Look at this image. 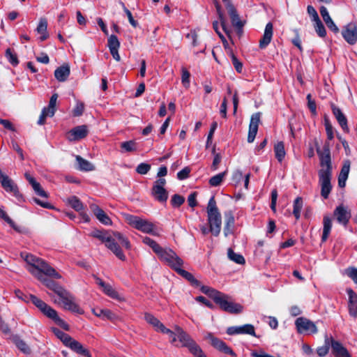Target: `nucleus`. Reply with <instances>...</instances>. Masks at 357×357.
Masks as SVG:
<instances>
[{
	"label": "nucleus",
	"mask_w": 357,
	"mask_h": 357,
	"mask_svg": "<svg viewBox=\"0 0 357 357\" xmlns=\"http://www.w3.org/2000/svg\"><path fill=\"white\" fill-rule=\"evenodd\" d=\"M31 273L57 295L59 298H54L55 303L62 305L65 310L73 313L84 314V310L75 302L74 296L63 287L54 280L45 278L43 273L36 274L33 271H31Z\"/></svg>",
	"instance_id": "nucleus-1"
},
{
	"label": "nucleus",
	"mask_w": 357,
	"mask_h": 357,
	"mask_svg": "<svg viewBox=\"0 0 357 357\" xmlns=\"http://www.w3.org/2000/svg\"><path fill=\"white\" fill-rule=\"evenodd\" d=\"M199 287L202 293L212 298L223 311L230 314H239L243 312V307L239 303L229 301L227 295L208 286L200 284Z\"/></svg>",
	"instance_id": "nucleus-2"
},
{
	"label": "nucleus",
	"mask_w": 357,
	"mask_h": 357,
	"mask_svg": "<svg viewBox=\"0 0 357 357\" xmlns=\"http://www.w3.org/2000/svg\"><path fill=\"white\" fill-rule=\"evenodd\" d=\"M25 261L30 266L28 271H35L36 274L43 273L45 275L61 279V275L45 260L38 258L33 255L27 254L24 257Z\"/></svg>",
	"instance_id": "nucleus-3"
},
{
	"label": "nucleus",
	"mask_w": 357,
	"mask_h": 357,
	"mask_svg": "<svg viewBox=\"0 0 357 357\" xmlns=\"http://www.w3.org/2000/svg\"><path fill=\"white\" fill-rule=\"evenodd\" d=\"M120 245L126 249H130V243L121 233L115 231L105 243V246L120 260L125 261L126 255L121 250Z\"/></svg>",
	"instance_id": "nucleus-4"
},
{
	"label": "nucleus",
	"mask_w": 357,
	"mask_h": 357,
	"mask_svg": "<svg viewBox=\"0 0 357 357\" xmlns=\"http://www.w3.org/2000/svg\"><path fill=\"white\" fill-rule=\"evenodd\" d=\"M317 152L319 157L321 169L319 170V178H330L331 176V158L329 144L326 142L322 149L316 144Z\"/></svg>",
	"instance_id": "nucleus-5"
},
{
	"label": "nucleus",
	"mask_w": 357,
	"mask_h": 357,
	"mask_svg": "<svg viewBox=\"0 0 357 357\" xmlns=\"http://www.w3.org/2000/svg\"><path fill=\"white\" fill-rule=\"evenodd\" d=\"M54 332L66 347L70 348L78 355L84 357H92L91 354L86 348H85L79 342L71 337L68 334L60 331L59 329H54Z\"/></svg>",
	"instance_id": "nucleus-6"
},
{
	"label": "nucleus",
	"mask_w": 357,
	"mask_h": 357,
	"mask_svg": "<svg viewBox=\"0 0 357 357\" xmlns=\"http://www.w3.org/2000/svg\"><path fill=\"white\" fill-rule=\"evenodd\" d=\"M126 220L130 226L143 233L153 236L159 235L155 225L147 220L132 215H127Z\"/></svg>",
	"instance_id": "nucleus-7"
},
{
	"label": "nucleus",
	"mask_w": 357,
	"mask_h": 357,
	"mask_svg": "<svg viewBox=\"0 0 357 357\" xmlns=\"http://www.w3.org/2000/svg\"><path fill=\"white\" fill-rule=\"evenodd\" d=\"M156 254L160 260L166 262L174 271L183 264V261L171 249H164L161 247Z\"/></svg>",
	"instance_id": "nucleus-8"
},
{
	"label": "nucleus",
	"mask_w": 357,
	"mask_h": 357,
	"mask_svg": "<svg viewBox=\"0 0 357 357\" xmlns=\"http://www.w3.org/2000/svg\"><path fill=\"white\" fill-rule=\"evenodd\" d=\"M160 182L156 181L154 183L151 195L154 199L159 202H166L168 199V192L165 188V180H160Z\"/></svg>",
	"instance_id": "nucleus-9"
},
{
	"label": "nucleus",
	"mask_w": 357,
	"mask_h": 357,
	"mask_svg": "<svg viewBox=\"0 0 357 357\" xmlns=\"http://www.w3.org/2000/svg\"><path fill=\"white\" fill-rule=\"evenodd\" d=\"M295 325L299 333H317L318 330L314 322L305 317H298L296 321Z\"/></svg>",
	"instance_id": "nucleus-10"
},
{
	"label": "nucleus",
	"mask_w": 357,
	"mask_h": 357,
	"mask_svg": "<svg viewBox=\"0 0 357 357\" xmlns=\"http://www.w3.org/2000/svg\"><path fill=\"white\" fill-rule=\"evenodd\" d=\"M205 338L211 341V344L220 351L236 356V353L222 340L215 337L211 333H208Z\"/></svg>",
	"instance_id": "nucleus-11"
},
{
	"label": "nucleus",
	"mask_w": 357,
	"mask_h": 357,
	"mask_svg": "<svg viewBox=\"0 0 357 357\" xmlns=\"http://www.w3.org/2000/svg\"><path fill=\"white\" fill-rule=\"evenodd\" d=\"M261 113L256 112L251 116L249 125V131L248 135V142H254L258 131V127L260 122Z\"/></svg>",
	"instance_id": "nucleus-12"
},
{
	"label": "nucleus",
	"mask_w": 357,
	"mask_h": 357,
	"mask_svg": "<svg viewBox=\"0 0 357 357\" xmlns=\"http://www.w3.org/2000/svg\"><path fill=\"white\" fill-rule=\"evenodd\" d=\"M330 342L331 351L335 357H351L347 349L340 342L335 340L332 336L330 337Z\"/></svg>",
	"instance_id": "nucleus-13"
},
{
	"label": "nucleus",
	"mask_w": 357,
	"mask_h": 357,
	"mask_svg": "<svg viewBox=\"0 0 357 357\" xmlns=\"http://www.w3.org/2000/svg\"><path fill=\"white\" fill-rule=\"evenodd\" d=\"M88 132V128L86 125L78 126L68 132L67 139L70 142L79 141L86 137Z\"/></svg>",
	"instance_id": "nucleus-14"
},
{
	"label": "nucleus",
	"mask_w": 357,
	"mask_h": 357,
	"mask_svg": "<svg viewBox=\"0 0 357 357\" xmlns=\"http://www.w3.org/2000/svg\"><path fill=\"white\" fill-rule=\"evenodd\" d=\"M227 10L230 17L232 26L236 29L237 33L241 34L243 32L244 22L241 20L236 8L234 6H229Z\"/></svg>",
	"instance_id": "nucleus-15"
},
{
	"label": "nucleus",
	"mask_w": 357,
	"mask_h": 357,
	"mask_svg": "<svg viewBox=\"0 0 357 357\" xmlns=\"http://www.w3.org/2000/svg\"><path fill=\"white\" fill-rule=\"evenodd\" d=\"M41 312L48 318L52 319L57 325L61 326L62 328L65 329L66 331L69 330L68 324H66L62 319H61L58 316L56 311L47 304L46 305V307H44V310H41Z\"/></svg>",
	"instance_id": "nucleus-16"
},
{
	"label": "nucleus",
	"mask_w": 357,
	"mask_h": 357,
	"mask_svg": "<svg viewBox=\"0 0 357 357\" xmlns=\"http://www.w3.org/2000/svg\"><path fill=\"white\" fill-rule=\"evenodd\" d=\"M227 333L229 335L237 334H248L252 336H256L255 327L253 325L247 324L240 326H231L227 328Z\"/></svg>",
	"instance_id": "nucleus-17"
},
{
	"label": "nucleus",
	"mask_w": 357,
	"mask_h": 357,
	"mask_svg": "<svg viewBox=\"0 0 357 357\" xmlns=\"http://www.w3.org/2000/svg\"><path fill=\"white\" fill-rule=\"evenodd\" d=\"M3 188L11 195L14 196L19 202L23 200L22 195L19 191L17 184L13 180H0Z\"/></svg>",
	"instance_id": "nucleus-18"
},
{
	"label": "nucleus",
	"mask_w": 357,
	"mask_h": 357,
	"mask_svg": "<svg viewBox=\"0 0 357 357\" xmlns=\"http://www.w3.org/2000/svg\"><path fill=\"white\" fill-rule=\"evenodd\" d=\"M210 231L215 236H218L221 231L222 218L220 213L208 215Z\"/></svg>",
	"instance_id": "nucleus-19"
},
{
	"label": "nucleus",
	"mask_w": 357,
	"mask_h": 357,
	"mask_svg": "<svg viewBox=\"0 0 357 357\" xmlns=\"http://www.w3.org/2000/svg\"><path fill=\"white\" fill-rule=\"evenodd\" d=\"M89 208L99 222L105 225H112V222L110 218L97 204L90 203Z\"/></svg>",
	"instance_id": "nucleus-20"
},
{
	"label": "nucleus",
	"mask_w": 357,
	"mask_h": 357,
	"mask_svg": "<svg viewBox=\"0 0 357 357\" xmlns=\"http://www.w3.org/2000/svg\"><path fill=\"white\" fill-rule=\"evenodd\" d=\"M331 109L343 131L348 133L349 132V128L348 127L347 119L345 115L343 114L342 110L333 103L331 104Z\"/></svg>",
	"instance_id": "nucleus-21"
},
{
	"label": "nucleus",
	"mask_w": 357,
	"mask_h": 357,
	"mask_svg": "<svg viewBox=\"0 0 357 357\" xmlns=\"http://www.w3.org/2000/svg\"><path fill=\"white\" fill-rule=\"evenodd\" d=\"M334 215L337 222L343 225H347L351 218V213L342 205L338 206L334 211Z\"/></svg>",
	"instance_id": "nucleus-22"
},
{
	"label": "nucleus",
	"mask_w": 357,
	"mask_h": 357,
	"mask_svg": "<svg viewBox=\"0 0 357 357\" xmlns=\"http://www.w3.org/2000/svg\"><path fill=\"white\" fill-rule=\"evenodd\" d=\"M273 34V26L271 22L266 24L264 33L259 40V47L260 49H265L271 42Z\"/></svg>",
	"instance_id": "nucleus-23"
},
{
	"label": "nucleus",
	"mask_w": 357,
	"mask_h": 357,
	"mask_svg": "<svg viewBox=\"0 0 357 357\" xmlns=\"http://www.w3.org/2000/svg\"><path fill=\"white\" fill-rule=\"evenodd\" d=\"M342 36L350 45H354L357 41V28L354 24H349L342 31Z\"/></svg>",
	"instance_id": "nucleus-24"
},
{
	"label": "nucleus",
	"mask_w": 357,
	"mask_h": 357,
	"mask_svg": "<svg viewBox=\"0 0 357 357\" xmlns=\"http://www.w3.org/2000/svg\"><path fill=\"white\" fill-rule=\"evenodd\" d=\"M70 73L68 64H63L57 68L54 71V77L59 82H65Z\"/></svg>",
	"instance_id": "nucleus-25"
},
{
	"label": "nucleus",
	"mask_w": 357,
	"mask_h": 357,
	"mask_svg": "<svg viewBox=\"0 0 357 357\" xmlns=\"http://www.w3.org/2000/svg\"><path fill=\"white\" fill-rule=\"evenodd\" d=\"M320 14H321L324 21L325 22L326 26H328V28L330 29L331 31H333L335 33L338 32L339 29H338L337 26L335 25L334 22L330 17L328 10L325 6H321Z\"/></svg>",
	"instance_id": "nucleus-26"
},
{
	"label": "nucleus",
	"mask_w": 357,
	"mask_h": 357,
	"mask_svg": "<svg viewBox=\"0 0 357 357\" xmlns=\"http://www.w3.org/2000/svg\"><path fill=\"white\" fill-rule=\"evenodd\" d=\"M182 266H179V267H178L175 271L178 274L180 275L181 276H182L183 278H185V280H187L192 286L195 287H199L200 286V282L199 280H197L192 273L188 272L187 271H185L183 270L182 268H181Z\"/></svg>",
	"instance_id": "nucleus-27"
},
{
	"label": "nucleus",
	"mask_w": 357,
	"mask_h": 357,
	"mask_svg": "<svg viewBox=\"0 0 357 357\" xmlns=\"http://www.w3.org/2000/svg\"><path fill=\"white\" fill-rule=\"evenodd\" d=\"M175 331L177 333L178 339L179 340L180 342L182 344V347H187L191 343V342H192L194 340L181 327L176 326Z\"/></svg>",
	"instance_id": "nucleus-28"
},
{
	"label": "nucleus",
	"mask_w": 357,
	"mask_h": 357,
	"mask_svg": "<svg viewBox=\"0 0 357 357\" xmlns=\"http://www.w3.org/2000/svg\"><path fill=\"white\" fill-rule=\"evenodd\" d=\"M93 314L98 317H101L102 319H107L108 320L114 321L116 319V315L108 309H93Z\"/></svg>",
	"instance_id": "nucleus-29"
},
{
	"label": "nucleus",
	"mask_w": 357,
	"mask_h": 357,
	"mask_svg": "<svg viewBox=\"0 0 357 357\" xmlns=\"http://www.w3.org/2000/svg\"><path fill=\"white\" fill-rule=\"evenodd\" d=\"M235 220L233 215L229 213L225 215V225L224 227V234L225 236L231 234L234 232Z\"/></svg>",
	"instance_id": "nucleus-30"
},
{
	"label": "nucleus",
	"mask_w": 357,
	"mask_h": 357,
	"mask_svg": "<svg viewBox=\"0 0 357 357\" xmlns=\"http://www.w3.org/2000/svg\"><path fill=\"white\" fill-rule=\"evenodd\" d=\"M13 342L24 354H30L31 349L27 344L22 340L18 335H14L12 337Z\"/></svg>",
	"instance_id": "nucleus-31"
},
{
	"label": "nucleus",
	"mask_w": 357,
	"mask_h": 357,
	"mask_svg": "<svg viewBox=\"0 0 357 357\" xmlns=\"http://www.w3.org/2000/svg\"><path fill=\"white\" fill-rule=\"evenodd\" d=\"M29 181L36 195L46 199L49 197L48 193L36 180H29Z\"/></svg>",
	"instance_id": "nucleus-32"
},
{
	"label": "nucleus",
	"mask_w": 357,
	"mask_h": 357,
	"mask_svg": "<svg viewBox=\"0 0 357 357\" xmlns=\"http://www.w3.org/2000/svg\"><path fill=\"white\" fill-rule=\"evenodd\" d=\"M47 22L45 18H41L39 24L37 26L36 31L38 33L41 34L40 40L41 41L45 40L48 38V33L47 32Z\"/></svg>",
	"instance_id": "nucleus-33"
},
{
	"label": "nucleus",
	"mask_w": 357,
	"mask_h": 357,
	"mask_svg": "<svg viewBox=\"0 0 357 357\" xmlns=\"http://www.w3.org/2000/svg\"><path fill=\"white\" fill-rule=\"evenodd\" d=\"M323 234L321 236V241L325 242L331 233L332 228L331 219L328 216H324L323 219Z\"/></svg>",
	"instance_id": "nucleus-34"
},
{
	"label": "nucleus",
	"mask_w": 357,
	"mask_h": 357,
	"mask_svg": "<svg viewBox=\"0 0 357 357\" xmlns=\"http://www.w3.org/2000/svg\"><path fill=\"white\" fill-rule=\"evenodd\" d=\"M77 168L82 171H91L94 169V166L88 160L84 159L79 155L76 156Z\"/></svg>",
	"instance_id": "nucleus-35"
},
{
	"label": "nucleus",
	"mask_w": 357,
	"mask_h": 357,
	"mask_svg": "<svg viewBox=\"0 0 357 357\" xmlns=\"http://www.w3.org/2000/svg\"><path fill=\"white\" fill-rule=\"evenodd\" d=\"M91 236L96 238L101 241L105 244L108 241L109 238L112 236L109 231L106 230H94L93 231L91 234Z\"/></svg>",
	"instance_id": "nucleus-36"
},
{
	"label": "nucleus",
	"mask_w": 357,
	"mask_h": 357,
	"mask_svg": "<svg viewBox=\"0 0 357 357\" xmlns=\"http://www.w3.org/2000/svg\"><path fill=\"white\" fill-rule=\"evenodd\" d=\"M217 13L220 21L221 26L225 31V33L228 36H230L231 33V29L228 26V25L226 24L225 19L223 15V13L221 10L220 6L217 3L215 5Z\"/></svg>",
	"instance_id": "nucleus-37"
},
{
	"label": "nucleus",
	"mask_w": 357,
	"mask_h": 357,
	"mask_svg": "<svg viewBox=\"0 0 357 357\" xmlns=\"http://www.w3.org/2000/svg\"><path fill=\"white\" fill-rule=\"evenodd\" d=\"M330 342V337H328V335H325L324 346L319 347L317 349V353L319 356L324 357L328 354L331 348Z\"/></svg>",
	"instance_id": "nucleus-38"
},
{
	"label": "nucleus",
	"mask_w": 357,
	"mask_h": 357,
	"mask_svg": "<svg viewBox=\"0 0 357 357\" xmlns=\"http://www.w3.org/2000/svg\"><path fill=\"white\" fill-rule=\"evenodd\" d=\"M303 199L301 197H296L294 202L293 209V214L296 220H298L301 217V211L303 208Z\"/></svg>",
	"instance_id": "nucleus-39"
},
{
	"label": "nucleus",
	"mask_w": 357,
	"mask_h": 357,
	"mask_svg": "<svg viewBox=\"0 0 357 357\" xmlns=\"http://www.w3.org/2000/svg\"><path fill=\"white\" fill-rule=\"evenodd\" d=\"M68 203L76 211H80L84 208L82 202L76 196L69 197L68 199Z\"/></svg>",
	"instance_id": "nucleus-40"
},
{
	"label": "nucleus",
	"mask_w": 357,
	"mask_h": 357,
	"mask_svg": "<svg viewBox=\"0 0 357 357\" xmlns=\"http://www.w3.org/2000/svg\"><path fill=\"white\" fill-rule=\"evenodd\" d=\"M275 158L281 162L285 156L284 146L282 142H278L274 147Z\"/></svg>",
	"instance_id": "nucleus-41"
},
{
	"label": "nucleus",
	"mask_w": 357,
	"mask_h": 357,
	"mask_svg": "<svg viewBox=\"0 0 357 357\" xmlns=\"http://www.w3.org/2000/svg\"><path fill=\"white\" fill-rule=\"evenodd\" d=\"M227 255L229 259L236 264H243L245 263L244 257L241 255L234 252L231 248L228 249Z\"/></svg>",
	"instance_id": "nucleus-42"
},
{
	"label": "nucleus",
	"mask_w": 357,
	"mask_h": 357,
	"mask_svg": "<svg viewBox=\"0 0 357 357\" xmlns=\"http://www.w3.org/2000/svg\"><path fill=\"white\" fill-rule=\"evenodd\" d=\"M5 56L12 66H17L18 65L19 60L17 56L10 48H8L6 50Z\"/></svg>",
	"instance_id": "nucleus-43"
},
{
	"label": "nucleus",
	"mask_w": 357,
	"mask_h": 357,
	"mask_svg": "<svg viewBox=\"0 0 357 357\" xmlns=\"http://www.w3.org/2000/svg\"><path fill=\"white\" fill-rule=\"evenodd\" d=\"M330 181L331 180H322V183L321 184V196L324 199L328 198V197L331 192V188H332Z\"/></svg>",
	"instance_id": "nucleus-44"
},
{
	"label": "nucleus",
	"mask_w": 357,
	"mask_h": 357,
	"mask_svg": "<svg viewBox=\"0 0 357 357\" xmlns=\"http://www.w3.org/2000/svg\"><path fill=\"white\" fill-rule=\"evenodd\" d=\"M187 348L188 349L189 351L194 356V357H198L201 354L204 352L195 340L191 342Z\"/></svg>",
	"instance_id": "nucleus-45"
},
{
	"label": "nucleus",
	"mask_w": 357,
	"mask_h": 357,
	"mask_svg": "<svg viewBox=\"0 0 357 357\" xmlns=\"http://www.w3.org/2000/svg\"><path fill=\"white\" fill-rule=\"evenodd\" d=\"M107 46L109 50L119 49L120 42L115 35H111L107 40Z\"/></svg>",
	"instance_id": "nucleus-46"
},
{
	"label": "nucleus",
	"mask_w": 357,
	"mask_h": 357,
	"mask_svg": "<svg viewBox=\"0 0 357 357\" xmlns=\"http://www.w3.org/2000/svg\"><path fill=\"white\" fill-rule=\"evenodd\" d=\"M220 213L214 196L211 197L207 206V215Z\"/></svg>",
	"instance_id": "nucleus-47"
},
{
	"label": "nucleus",
	"mask_w": 357,
	"mask_h": 357,
	"mask_svg": "<svg viewBox=\"0 0 357 357\" xmlns=\"http://www.w3.org/2000/svg\"><path fill=\"white\" fill-rule=\"evenodd\" d=\"M181 82L183 86L185 89H188L190 87V73L189 71L184 67L181 68Z\"/></svg>",
	"instance_id": "nucleus-48"
},
{
	"label": "nucleus",
	"mask_w": 357,
	"mask_h": 357,
	"mask_svg": "<svg viewBox=\"0 0 357 357\" xmlns=\"http://www.w3.org/2000/svg\"><path fill=\"white\" fill-rule=\"evenodd\" d=\"M142 241L146 245L150 246L155 254L158 252L161 248V246L158 243L148 236L144 237Z\"/></svg>",
	"instance_id": "nucleus-49"
},
{
	"label": "nucleus",
	"mask_w": 357,
	"mask_h": 357,
	"mask_svg": "<svg viewBox=\"0 0 357 357\" xmlns=\"http://www.w3.org/2000/svg\"><path fill=\"white\" fill-rule=\"evenodd\" d=\"M314 29L317 35L321 38H324L326 35V29L321 20L314 22Z\"/></svg>",
	"instance_id": "nucleus-50"
},
{
	"label": "nucleus",
	"mask_w": 357,
	"mask_h": 357,
	"mask_svg": "<svg viewBox=\"0 0 357 357\" xmlns=\"http://www.w3.org/2000/svg\"><path fill=\"white\" fill-rule=\"evenodd\" d=\"M185 202L184 197L175 194L172 197L171 199V204L174 208H178L180 207Z\"/></svg>",
	"instance_id": "nucleus-51"
},
{
	"label": "nucleus",
	"mask_w": 357,
	"mask_h": 357,
	"mask_svg": "<svg viewBox=\"0 0 357 357\" xmlns=\"http://www.w3.org/2000/svg\"><path fill=\"white\" fill-rule=\"evenodd\" d=\"M351 162L349 160H344L338 178H347L349 173Z\"/></svg>",
	"instance_id": "nucleus-52"
},
{
	"label": "nucleus",
	"mask_w": 357,
	"mask_h": 357,
	"mask_svg": "<svg viewBox=\"0 0 357 357\" xmlns=\"http://www.w3.org/2000/svg\"><path fill=\"white\" fill-rule=\"evenodd\" d=\"M102 290L105 292V294H107V296H109V297H111L112 298H118L119 294H118L117 291H115L110 284H106L102 287Z\"/></svg>",
	"instance_id": "nucleus-53"
},
{
	"label": "nucleus",
	"mask_w": 357,
	"mask_h": 357,
	"mask_svg": "<svg viewBox=\"0 0 357 357\" xmlns=\"http://www.w3.org/2000/svg\"><path fill=\"white\" fill-rule=\"evenodd\" d=\"M324 126L326 128V132L327 135V138L329 140H331L334 137L333 135V126L331 123H330V121L328 119L326 116L324 119Z\"/></svg>",
	"instance_id": "nucleus-54"
},
{
	"label": "nucleus",
	"mask_w": 357,
	"mask_h": 357,
	"mask_svg": "<svg viewBox=\"0 0 357 357\" xmlns=\"http://www.w3.org/2000/svg\"><path fill=\"white\" fill-rule=\"evenodd\" d=\"M31 301L41 311L46 307V303L34 295H30Z\"/></svg>",
	"instance_id": "nucleus-55"
},
{
	"label": "nucleus",
	"mask_w": 357,
	"mask_h": 357,
	"mask_svg": "<svg viewBox=\"0 0 357 357\" xmlns=\"http://www.w3.org/2000/svg\"><path fill=\"white\" fill-rule=\"evenodd\" d=\"M84 111V104L82 102L77 101L75 108L73 110V116H80Z\"/></svg>",
	"instance_id": "nucleus-56"
},
{
	"label": "nucleus",
	"mask_w": 357,
	"mask_h": 357,
	"mask_svg": "<svg viewBox=\"0 0 357 357\" xmlns=\"http://www.w3.org/2000/svg\"><path fill=\"white\" fill-rule=\"evenodd\" d=\"M121 147L126 152H131L135 150V142L132 140L123 142Z\"/></svg>",
	"instance_id": "nucleus-57"
},
{
	"label": "nucleus",
	"mask_w": 357,
	"mask_h": 357,
	"mask_svg": "<svg viewBox=\"0 0 357 357\" xmlns=\"http://www.w3.org/2000/svg\"><path fill=\"white\" fill-rule=\"evenodd\" d=\"M231 59L235 70L238 73H241L243 70V63L238 59V58L233 53L231 54Z\"/></svg>",
	"instance_id": "nucleus-58"
},
{
	"label": "nucleus",
	"mask_w": 357,
	"mask_h": 357,
	"mask_svg": "<svg viewBox=\"0 0 357 357\" xmlns=\"http://www.w3.org/2000/svg\"><path fill=\"white\" fill-rule=\"evenodd\" d=\"M307 107L312 114L313 115L317 114V106L316 102L314 100L312 99V96L310 93L307 95Z\"/></svg>",
	"instance_id": "nucleus-59"
},
{
	"label": "nucleus",
	"mask_w": 357,
	"mask_h": 357,
	"mask_svg": "<svg viewBox=\"0 0 357 357\" xmlns=\"http://www.w3.org/2000/svg\"><path fill=\"white\" fill-rule=\"evenodd\" d=\"M151 169V165L147 163H140L136 168V172L142 175L146 174Z\"/></svg>",
	"instance_id": "nucleus-60"
},
{
	"label": "nucleus",
	"mask_w": 357,
	"mask_h": 357,
	"mask_svg": "<svg viewBox=\"0 0 357 357\" xmlns=\"http://www.w3.org/2000/svg\"><path fill=\"white\" fill-rule=\"evenodd\" d=\"M307 12L308 15L311 17V20L312 22H314L320 20L317 10L312 6H307Z\"/></svg>",
	"instance_id": "nucleus-61"
},
{
	"label": "nucleus",
	"mask_w": 357,
	"mask_h": 357,
	"mask_svg": "<svg viewBox=\"0 0 357 357\" xmlns=\"http://www.w3.org/2000/svg\"><path fill=\"white\" fill-rule=\"evenodd\" d=\"M154 328L155 330L158 332H160L162 333V332H168L167 328H166L162 323L158 319H155L154 322L151 324Z\"/></svg>",
	"instance_id": "nucleus-62"
},
{
	"label": "nucleus",
	"mask_w": 357,
	"mask_h": 357,
	"mask_svg": "<svg viewBox=\"0 0 357 357\" xmlns=\"http://www.w3.org/2000/svg\"><path fill=\"white\" fill-rule=\"evenodd\" d=\"M347 275L357 284V268L354 267L349 268L346 270Z\"/></svg>",
	"instance_id": "nucleus-63"
},
{
	"label": "nucleus",
	"mask_w": 357,
	"mask_h": 357,
	"mask_svg": "<svg viewBox=\"0 0 357 357\" xmlns=\"http://www.w3.org/2000/svg\"><path fill=\"white\" fill-rule=\"evenodd\" d=\"M349 313L353 317H357V303H348Z\"/></svg>",
	"instance_id": "nucleus-64"
}]
</instances>
